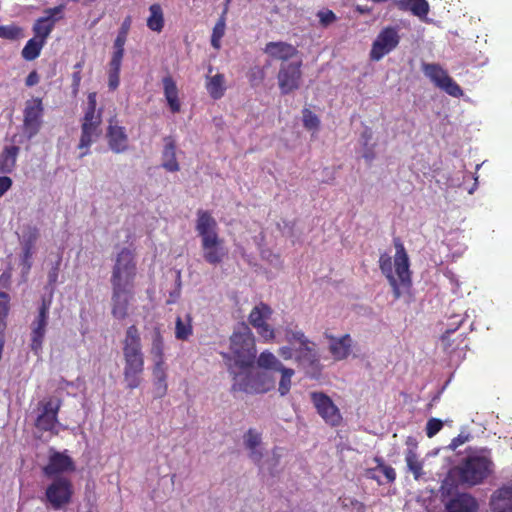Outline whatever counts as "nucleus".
Returning <instances> with one entry per match:
<instances>
[{"mask_svg": "<svg viewBox=\"0 0 512 512\" xmlns=\"http://www.w3.org/2000/svg\"><path fill=\"white\" fill-rule=\"evenodd\" d=\"M230 351L231 353L222 352L221 355L228 366L229 372L233 375V391L253 394L265 393L274 388V381L272 380L267 385L263 384L261 387L251 384V377L249 375L239 380V375L234 370V368L240 370L249 369L256 360L255 337L246 323H241L234 329L230 336Z\"/></svg>", "mask_w": 512, "mask_h": 512, "instance_id": "f257e3e1", "label": "nucleus"}, {"mask_svg": "<svg viewBox=\"0 0 512 512\" xmlns=\"http://www.w3.org/2000/svg\"><path fill=\"white\" fill-rule=\"evenodd\" d=\"M395 255L392 264V257L388 253H382L379 257V268L388 280L395 300L402 296V287L411 286L410 262L407 251L399 238L394 239Z\"/></svg>", "mask_w": 512, "mask_h": 512, "instance_id": "f03ea898", "label": "nucleus"}, {"mask_svg": "<svg viewBox=\"0 0 512 512\" xmlns=\"http://www.w3.org/2000/svg\"><path fill=\"white\" fill-rule=\"evenodd\" d=\"M124 371L127 388L133 390L140 386L144 371V354L141 337L136 325H131L125 332L123 340Z\"/></svg>", "mask_w": 512, "mask_h": 512, "instance_id": "7ed1b4c3", "label": "nucleus"}, {"mask_svg": "<svg viewBox=\"0 0 512 512\" xmlns=\"http://www.w3.org/2000/svg\"><path fill=\"white\" fill-rule=\"evenodd\" d=\"M218 224L210 212L197 211L196 231L201 237L204 260L211 265L220 264L227 255L223 240L218 235Z\"/></svg>", "mask_w": 512, "mask_h": 512, "instance_id": "20e7f679", "label": "nucleus"}, {"mask_svg": "<svg viewBox=\"0 0 512 512\" xmlns=\"http://www.w3.org/2000/svg\"><path fill=\"white\" fill-rule=\"evenodd\" d=\"M493 470L494 463L487 450L468 454L458 466L461 482L470 486L482 483Z\"/></svg>", "mask_w": 512, "mask_h": 512, "instance_id": "39448f33", "label": "nucleus"}, {"mask_svg": "<svg viewBox=\"0 0 512 512\" xmlns=\"http://www.w3.org/2000/svg\"><path fill=\"white\" fill-rule=\"evenodd\" d=\"M137 276L135 253L128 247H123L114 259L111 271V287L114 289L134 291Z\"/></svg>", "mask_w": 512, "mask_h": 512, "instance_id": "423d86ee", "label": "nucleus"}, {"mask_svg": "<svg viewBox=\"0 0 512 512\" xmlns=\"http://www.w3.org/2000/svg\"><path fill=\"white\" fill-rule=\"evenodd\" d=\"M96 104V94L90 93L88 95L87 108L82 119L80 140L77 145V148L80 150L79 158H83L90 153L91 145L101 135L102 115L101 111L96 112Z\"/></svg>", "mask_w": 512, "mask_h": 512, "instance_id": "0eeeda50", "label": "nucleus"}, {"mask_svg": "<svg viewBox=\"0 0 512 512\" xmlns=\"http://www.w3.org/2000/svg\"><path fill=\"white\" fill-rule=\"evenodd\" d=\"M256 361L259 368L280 373L278 392L281 396H286L290 392L295 371L285 367L272 352L267 350L261 352Z\"/></svg>", "mask_w": 512, "mask_h": 512, "instance_id": "6e6552de", "label": "nucleus"}, {"mask_svg": "<svg viewBox=\"0 0 512 512\" xmlns=\"http://www.w3.org/2000/svg\"><path fill=\"white\" fill-rule=\"evenodd\" d=\"M50 306L51 300L43 297L38 308V313L30 324V349L35 355H38L42 351L49 322Z\"/></svg>", "mask_w": 512, "mask_h": 512, "instance_id": "1a4fd4ad", "label": "nucleus"}, {"mask_svg": "<svg viewBox=\"0 0 512 512\" xmlns=\"http://www.w3.org/2000/svg\"><path fill=\"white\" fill-rule=\"evenodd\" d=\"M73 496V484L67 477H55L45 490L46 501L54 510L68 505Z\"/></svg>", "mask_w": 512, "mask_h": 512, "instance_id": "9d476101", "label": "nucleus"}, {"mask_svg": "<svg viewBox=\"0 0 512 512\" xmlns=\"http://www.w3.org/2000/svg\"><path fill=\"white\" fill-rule=\"evenodd\" d=\"M295 362L301 367L305 374L312 378L318 379L321 371L322 364L316 349V344L309 341L308 344H303L295 348Z\"/></svg>", "mask_w": 512, "mask_h": 512, "instance_id": "9b49d317", "label": "nucleus"}, {"mask_svg": "<svg viewBox=\"0 0 512 512\" xmlns=\"http://www.w3.org/2000/svg\"><path fill=\"white\" fill-rule=\"evenodd\" d=\"M302 60L281 63L278 74V86L281 94L287 95L298 90L302 81Z\"/></svg>", "mask_w": 512, "mask_h": 512, "instance_id": "f8f14e48", "label": "nucleus"}, {"mask_svg": "<svg viewBox=\"0 0 512 512\" xmlns=\"http://www.w3.org/2000/svg\"><path fill=\"white\" fill-rule=\"evenodd\" d=\"M400 42L398 29L393 26L383 28L372 44L370 50V59L372 61H379L385 55L393 51Z\"/></svg>", "mask_w": 512, "mask_h": 512, "instance_id": "ddd939ff", "label": "nucleus"}, {"mask_svg": "<svg viewBox=\"0 0 512 512\" xmlns=\"http://www.w3.org/2000/svg\"><path fill=\"white\" fill-rule=\"evenodd\" d=\"M61 406L62 401L58 398H49L40 401V413L35 420V427L43 432H54L58 424V413Z\"/></svg>", "mask_w": 512, "mask_h": 512, "instance_id": "4468645a", "label": "nucleus"}, {"mask_svg": "<svg viewBox=\"0 0 512 512\" xmlns=\"http://www.w3.org/2000/svg\"><path fill=\"white\" fill-rule=\"evenodd\" d=\"M311 401L321 418L332 427L339 426L342 415L333 400L324 392H311Z\"/></svg>", "mask_w": 512, "mask_h": 512, "instance_id": "2eb2a0df", "label": "nucleus"}, {"mask_svg": "<svg viewBox=\"0 0 512 512\" xmlns=\"http://www.w3.org/2000/svg\"><path fill=\"white\" fill-rule=\"evenodd\" d=\"M271 315L272 309L270 306L261 302L251 310L248 317L249 323L265 342L273 341L275 338L274 329L267 323Z\"/></svg>", "mask_w": 512, "mask_h": 512, "instance_id": "dca6fc26", "label": "nucleus"}, {"mask_svg": "<svg viewBox=\"0 0 512 512\" xmlns=\"http://www.w3.org/2000/svg\"><path fill=\"white\" fill-rule=\"evenodd\" d=\"M23 131L29 139L38 134L42 125L43 105L40 98L26 102L23 112Z\"/></svg>", "mask_w": 512, "mask_h": 512, "instance_id": "f3484780", "label": "nucleus"}, {"mask_svg": "<svg viewBox=\"0 0 512 512\" xmlns=\"http://www.w3.org/2000/svg\"><path fill=\"white\" fill-rule=\"evenodd\" d=\"M75 469V463L69 455L65 452L53 451L48 458V463L42 468V472L47 478H55L65 472H74Z\"/></svg>", "mask_w": 512, "mask_h": 512, "instance_id": "a211bd4d", "label": "nucleus"}, {"mask_svg": "<svg viewBox=\"0 0 512 512\" xmlns=\"http://www.w3.org/2000/svg\"><path fill=\"white\" fill-rule=\"evenodd\" d=\"M40 236L39 229L34 225H24L19 242L22 248L21 260L27 270L31 268V259L35 251V245Z\"/></svg>", "mask_w": 512, "mask_h": 512, "instance_id": "6ab92c4d", "label": "nucleus"}, {"mask_svg": "<svg viewBox=\"0 0 512 512\" xmlns=\"http://www.w3.org/2000/svg\"><path fill=\"white\" fill-rule=\"evenodd\" d=\"M64 9L63 5H59L53 8H48L45 10L46 16L41 17L36 20L33 26V32L35 34L34 38L38 40H44V43H46V39L52 32L55 26V22L57 21V18H55L56 15H59L62 13Z\"/></svg>", "mask_w": 512, "mask_h": 512, "instance_id": "aec40b11", "label": "nucleus"}, {"mask_svg": "<svg viewBox=\"0 0 512 512\" xmlns=\"http://www.w3.org/2000/svg\"><path fill=\"white\" fill-rule=\"evenodd\" d=\"M134 291L112 288L111 296V314L118 320H123L128 316L130 301Z\"/></svg>", "mask_w": 512, "mask_h": 512, "instance_id": "412c9836", "label": "nucleus"}, {"mask_svg": "<svg viewBox=\"0 0 512 512\" xmlns=\"http://www.w3.org/2000/svg\"><path fill=\"white\" fill-rule=\"evenodd\" d=\"M479 504L469 493H458L445 504V512H478Z\"/></svg>", "mask_w": 512, "mask_h": 512, "instance_id": "4be33fe9", "label": "nucleus"}, {"mask_svg": "<svg viewBox=\"0 0 512 512\" xmlns=\"http://www.w3.org/2000/svg\"><path fill=\"white\" fill-rule=\"evenodd\" d=\"M263 51L272 59L280 60L282 63H288L289 59L294 58L299 53L295 46L283 41L268 42Z\"/></svg>", "mask_w": 512, "mask_h": 512, "instance_id": "5701e85b", "label": "nucleus"}, {"mask_svg": "<svg viewBox=\"0 0 512 512\" xmlns=\"http://www.w3.org/2000/svg\"><path fill=\"white\" fill-rule=\"evenodd\" d=\"M329 339V352L335 361H342L349 357L352 351L353 339L349 334L341 337L326 336Z\"/></svg>", "mask_w": 512, "mask_h": 512, "instance_id": "b1692460", "label": "nucleus"}, {"mask_svg": "<svg viewBox=\"0 0 512 512\" xmlns=\"http://www.w3.org/2000/svg\"><path fill=\"white\" fill-rule=\"evenodd\" d=\"M490 509L492 512H512V487L497 489L491 496Z\"/></svg>", "mask_w": 512, "mask_h": 512, "instance_id": "393cba45", "label": "nucleus"}, {"mask_svg": "<svg viewBox=\"0 0 512 512\" xmlns=\"http://www.w3.org/2000/svg\"><path fill=\"white\" fill-rule=\"evenodd\" d=\"M107 138L110 149L115 153L124 152L128 147V137L124 127L110 124Z\"/></svg>", "mask_w": 512, "mask_h": 512, "instance_id": "a878e982", "label": "nucleus"}, {"mask_svg": "<svg viewBox=\"0 0 512 512\" xmlns=\"http://www.w3.org/2000/svg\"><path fill=\"white\" fill-rule=\"evenodd\" d=\"M164 149L162 152V167L169 172H177L180 169L176 159V142L172 136L164 138Z\"/></svg>", "mask_w": 512, "mask_h": 512, "instance_id": "bb28decb", "label": "nucleus"}, {"mask_svg": "<svg viewBox=\"0 0 512 512\" xmlns=\"http://www.w3.org/2000/svg\"><path fill=\"white\" fill-rule=\"evenodd\" d=\"M396 7L401 11H409L421 20L427 18L429 4L426 0H397Z\"/></svg>", "mask_w": 512, "mask_h": 512, "instance_id": "cd10ccee", "label": "nucleus"}, {"mask_svg": "<svg viewBox=\"0 0 512 512\" xmlns=\"http://www.w3.org/2000/svg\"><path fill=\"white\" fill-rule=\"evenodd\" d=\"M20 148L18 146H5L0 153V174H10L16 167Z\"/></svg>", "mask_w": 512, "mask_h": 512, "instance_id": "c85d7f7f", "label": "nucleus"}, {"mask_svg": "<svg viewBox=\"0 0 512 512\" xmlns=\"http://www.w3.org/2000/svg\"><path fill=\"white\" fill-rule=\"evenodd\" d=\"M164 95L168 106L173 113L180 111V101L178 98V88L174 79L168 75L162 79Z\"/></svg>", "mask_w": 512, "mask_h": 512, "instance_id": "c756f323", "label": "nucleus"}, {"mask_svg": "<svg viewBox=\"0 0 512 512\" xmlns=\"http://www.w3.org/2000/svg\"><path fill=\"white\" fill-rule=\"evenodd\" d=\"M205 87L212 99L218 100L222 98L226 91L224 74L217 73L214 76L207 75Z\"/></svg>", "mask_w": 512, "mask_h": 512, "instance_id": "7c9ffc66", "label": "nucleus"}, {"mask_svg": "<svg viewBox=\"0 0 512 512\" xmlns=\"http://www.w3.org/2000/svg\"><path fill=\"white\" fill-rule=\"evenodd\" d=\"M193 318L190 313L183 317L177 316L175 320V338L180 341H187L193 335Z\"/></svg>", "mask_w": 512, "mask_h": 512, "instance_id": "2f4dec72", "label": "nucleus"}, {"mask_svg": "<svg viewBox=\"0 0 512 512\" xmlns=\"http://www.w3.org/2000/svg\"><path fill=\"white\" fill-rule=\"evenodd\" d=\"M164 338L159 327H155L152 334L150 355L153 362L165 361Z\"/></svg>", "mask_w": 512, "mask_h": 512, "instance_id": "473e14b6", "label": "nucleus"}, {"mask_svg": "<svg viewBox=\"0 0 512 512\" xmlns=\"http://www.w3.org/2000/svg\"><path fill=\"white\" fill-rule=\"evenodd\" d=\"M405 462L408 471L413 474L415 480H419L423 475V461L419 458L414 448H408L405 451Z\"/></svg>", "mask_w": 512, "mask_h": 512, "instance_id": "72a5a7b5", "label": "nucleus"}, {"mask_svg": "<svg viewBox=\"0 0 512 512\" xmlns=\"http://www.w3.org/2000/svg\"><path fill=\"white\" fill-rule=\"evenodd\" d=\"M244 443L246 448L250 450V457L254 462L259 463L262 458V454L257 451V447L261 443V435L254 429H249L244 435Z\"/></svg>", "mask_w": 512, "mask_h": 512, "instance_id": "f704fd0d", "label": "nucleus"}, {"mask_svg": "<svg viewBox=\"0 0 512 512\" xmlns=\"http://www.w3.org/2000/svg\"><path fill=\"white\" fill-rule=\"evenodd\" d=\"M150 16L147 19V26L150 30L161 32L164 27V17L162 7L158 3H154L149 8Z\"/></svg>", "mask_w": 512, "mask_h": 512, "instance_id": "c9c22d12", "label": "nucleus"}, {"mask_svg": "<svg viewBox=\"0 0 512 512\" xmlns=\"http://www.w3.org/2000/svg\"><path fill=\"white\" fill-rule=\"evenodd\" d=\"M423 72L437 87L449 76L439 64H423Z\"/></svg>", "mask_w": 512, "mask_h": 512, "instance_id": "e433bc0d", "label": "nucleus"}, {"mask_svg": "<svg viewBox=\"0 0 512 512\" xmlns=\"http://www.w3.org/2000/svg\"><path fill=\"white\" fill-rule=\"evenodd\" d=\"M44 45V40H38L34 37L31 38L27 41L22 50V57L27 61L35 60L40 55Z\"/></svg>", "mask_w": 512, "mask_h": 512, "instance_id": "4c0bfd02", "label": "nucleus"}, {"mask_svg": "<svg viewBox=\"0 0 512 512\" xmlns=\"http://www.w3.org/2000/svg\"><path fill=\"white\" fill-rule=\"evenodd\" d=\"M226 29V11H224L216 24L213 27L212 35H211V45L215 49H220L221 47V39L225 34Z\"/></svg>", "mask_w": 512, "mask_h": 512, "instance_id": "58836bf2", "label": "nucleus"}, {"mask_svg": "<svg viewBox=\"0 0 512 512\" xmlns=\"http://www.w3.org/2000/svg\"><path fill=\"white\" fill-rule=\"evenodd\" d=\"M285 340L293 345L294 343H298L299 346L303 344H308L310 341L304 334L302 330L293 329L291 326H286L284 329Z\"/></svg>", "mask_w": 512, "mask_h": 512, "instance_id": "ea45409f", "label": "nucleus"}, {"mask_svg": "<svg viewBox=\"0 0 512 512\" xmlns=\"http://www.w3.org/2000/svg\"><path fill=\"white\" fill-rule=\"evenodd\" d=\"M10 296L6 291H0V333H4L6 318L10 310Z\"/></svg>", "mask_w": 512, "mask_h": 512, "instance_id": "a19ab883", "label": "nucleus"}, {"mask_svg": "<svg viewBox=\"0 0 512 512\" xmlns=\"http://www.w3.org/2000/svg\"><path fill=\"white\" fill-rule=\"evenodd\" d=\"M445 91L448 95L452 97H461L463 96V90L459 86V84L450 76L445 78V81L438 87Z\"/></svg>", "mask_w": 512, "mask_h": 512, "instance_id": "79ce46f5", "label": "nucleus"}, {"mask_svg": "<svg viewBox=\"0 0 512 512\" xmlns=\"http://www.w3.org/2000/svg\"><path fill=\"white\" fill-rule=\"evenodd\" d=\"M265 68L261 66H253L247 72V78L252 87L259 86L265 79Z\"/></svg>", "mask_w": 512, "mask_h": 512, "instance_id": "37998d69", "label": "nucleus"}, {"mask_svg": "<svg viewBox=\"0 0 512 512\" xmlns=\"http://www.w3.org/2000/svg\"><path fill=\"white\" fill-rule=\"evenodd\" d=\"M23 35L21 27L16 25H0V38L17 40Z\"/></svg>", "mask_w": 512, "mask_h": 512, "instance_id": "c03bdc74", "label": "nucleus"}, {"mask_svg": "<svg viewBox=\"0 0 512 512\" xmlns=\"http://www.w3.org/2000/svg\"><path fill=\"white\" fill-rule=\"evenodd\" d=\"M303 126L308 130H317L320 126V120L316 114L310 109L304 108L302 110Z\"/></svg>", "mask_w": 512, "mask_h": 512, "instance_id": "a18cd8bd", "label": "nucleus"}, {"mask_svg": "<svg viewBox=\"0 0 512 512\" xmlns=\"http://www.w3.org/2000/svg\"><path fill=\"white\" fill-rule=\"evenodd\" d=\"M376 469L383 473L388 483H393L396 480V471L393 467L386 465L381 458L376 457Z\"/></svg>", "mask_w": 512, "mask_h": 512, "instance_id": "49530a36", "label": "nucleus"}, {"mask_svg": "<svg viewBox=\"0 0 512 512\" xmlns=\"http://www.w3.org/2000/svg\"><path fill=\"white\" fill-rule=\"evenodd\" d=\"M317 17L322 27H328L337 20L336 14L330 9H322L318 11Z\"/></svg>", "mask_w": 512, "mask_h": 512, "instance_id": "de8ad7c7", "label": "nucleus"}, {"mask_svg": "<svg viewBox=\"0 0 512 512\" xmlns=\"http://www.w3.org/2000/svg\"><path fill=\"white\" fill-rule=\"evenodd\" d=\"M443 427V422L438 418H431L426 424V435L429 438L434 437Z\"/></svg>", "mask_w": 512, "mask_h": 512, "instance_id": "09e8293b", "label": "nucleus"}, {"mask_svg": "<svg viewBox=\"0 0 512 512\" xmlns=\"http://www.w3.org/2000/svg\"><path fill=\"white\" fill-rule=\"evenodd\" d=\"M471 438H472V436L469 433H460L458 436L454 437L451 440V442H450L448 447L451 450H455L459 446H461V445L465 444L466 442H468Z\"/></svg>", "mask_w": 512, "mask_h": 512, "instance_id": "8fccbe9b", "label": "nucleus"}, {"mask_svg": "<svg viewBox=\"0 0 512 512\" xmlns=\"http://www.w3.org/2000/svg\"><path fill=\"white\" fill-rule=\"evenodd\" d=\"M153 363H154V366H153L152 374H153L154 379L167 378V373H166L167 367H166L165 361H162V362L159 361V362H153Z\"/></svg>", "mask_w": 512, "mask_h": 512, "instance_id": "3c124183", "label": "nucleus"}, {"mask_svg": "<svg viewBox=\"0 0 512 512\" xmlns=\"http://www.w3.org/2000/svg\"><path fill=\"white\" fill-rule=\"evenodd\" d=\"M154 388L157 397H163L167 393V378L154 379Z\"/></svg>", "mask_w": 512, "mask_h": 512, "instance_id": "603ef678", "label": "nucleus"}, {"mask_svg": "<svg viewBox=\"0 0 512 512\" xmlns=\"http://www.w3.org/2000/svg\"><path fill=\"white\" fill-rule=\"evenodd\" d=\"M123 57L124 56H122L120 54L118 55V54L112 53V56H111V59H110L109 65H108L109 66L108 72H120Z\"/></svg>", "mask_w": 512, "mask_h": 512, "instance_id": "864d4df0", "label": "nucleus"}, {"mask_svg": "<svg viewBox=\"0 0 512 512\" xmlns=\"http://www.w3.org/2000/svg\"><path fill=\"white\" fill-rule=\"evenodd\" d=\"M126 40H127V37L125 36H120V35H117L115 41H114V44H113V54H120L122 56H124V46H125V43H126Z\"/></svg>", "mask_w": 512, "mask_h": 512, "instance_id": "5fc2aeb1", "label": "nucleus"}, {"mask_svg": "<svg viewBox=\"0 0 512 512\" xmlns=\"http://www.w3.org/2000/svg\"><path fill=\"white\" fill-rule=\"evenodd\" d=\"M120 84V72H108V87L115 91Z\"/></svg>", "mask_w": 512, "mask_h": 512, "instance_id": "6e6d98bb", "label": "nucleus"}, {"mask_svg": "<svg viewBox=\"0 0 512 512\" xmlns=\"http://www.w3.org/2000/svg\"><path fill=\"white\" fill-rule=\"evenodd\" d=\"M11 273L9 271H4L0 275V291L9 290L11 287Z\"/></svg>", "mask_w": 512, "mask_h": 512, "instance_id": "4d7b16f0", "label": "nucleus"}, {"mask_svg": "<svg viewBox=\"0 0 512 512\" xmlns=\"http://www.w3.org/2000/svg\"><path fill=\"white\" fill-rule=\"evenodd\" d=\"M13 181L3 174L0 176V198L12 187Z\"/></svg>", "mask_w": 512, "mask_h": 512, "instance_id": "13d9d810", "label": "nucleus"}, {"mask_svg": "<svg viewBox=\"0 0 512 512\" xmlns=\"http://www.w3.org/2000/svg\"><path fill=\"white\" fill-rule=\"evenodd\" d=\"M60 260L52 267L48 273V284L54 286L58 280Z\"/></svg>", "mask_w": 512, "mask_h": 512, "instance_id": "bf43d9fd", "label": "nucleus"}, {"mask_svg": "<svg viewBox=\"0 0 512 512\" xmlns=\"http://www.w3.org/2000/svg\"><path fill=\"white\" fill-rule=\"evenodd\" d=\"M278 353L285 360H290L292 358L295 359V348H292L290 346L280 347Z\"/></svg>", "mask_w": 512, "mask_h": 512, "instance_id": "052dcab7", "label": "nucleus"}, {"mask_svg": "<svg viewBox=\"0 0 512 512\" xmlns=\"http://www.w3.org/2000/svg\"><path fill=\"white\" fill-rule=\"evenodd\" d=\"M130 26H131V18H130V16H128L123 21V23H122V25H121L117 35L127 37L128 32L130 30Z\"/></svg>", "mask_w": 512, "mask_h": 512, "instance_id": "680f3d73", "label": "nucleus"}, {"mask_svg": "<svg viewBox=\"0 0 512 512\" xmlns=\"http://www.w3.org/2000/svg\"><path fill=\"white\" fill-rule=\"evenodd\" d=\"M38 82H39V75H38V73L35 70L30 72L28 74V76L26 77V80H25V84L28 87L34 86Z\"/></svg>", "mask_w": 512, "mask_h": 512, "instance_id": "e2e57ef3", "label": "nucleus"}, {"mask_svg": "<svg viewBox=\"0 0 512 512\" xmlns=\"http://www.w3.org/2000/svg\"><path fill=\"white\" fill-rule=\"evenodd\" d=\"M457 330V328L454 329H447L441 336V341L444 345V347L447 349L451 346L450 343V335L454 333Z\"/></svg>", "mask_w": 512, "mask_h": 512, "instance_id": "0e129e2a", "label": "nucleus"}, {"mask_svg": "<svg viewBox=\"0 0 512 512\" xmlns=\"http://www.w3.org/2000/svg\"><path fill=\"white\" fill-rule=\"evenodd\" d=\"M81 79H82V77H81L80 71H75L72 74V86L75 90H77L79 88Z\"/></svg>", "mask_w": 512, "mask_h": 512, "instance_id": "69168bd1", "label": "nucleus"}, {"mask_svg": "<svg viewBox=\"0 0 512 512\" xmlns=\"http://www.w3.org/2000/svg\"><path fill=\"white\" fill-rule=\"evenodd\" d=\"M363 157L368 160V161H372L375 157L374 155V152L372 150H369V151H366L364 154H363Z\"/></svg>", "mask_w": 512, "mask_h": 512, "instance_id": "338daca9", "label": "nucleus"}, {"mask_svg": "<svg viewBox=\"0 0 512 512\" xmlns=\"http://www.w3.org/2000/svg\"><path fill=\"white\" fill-rule=\"evenodd\" d=\"M362 138L365 139L366 143L371 139V131L366 130L362 133Z\"/></svg>", "mask_w": 512, "mask_h": 512, "instance_id": "774afa93", "label": "nucleus"}]
</instances>
